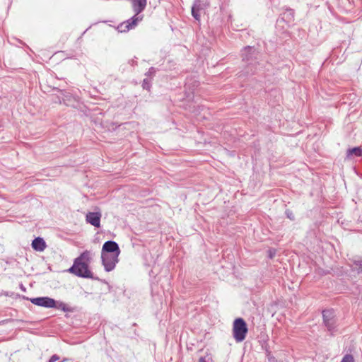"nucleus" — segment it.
Wrapping results in <instances>:
<instances>
[{
    "instance_id": "f257e3e1",
    "label": "nucleus",
    "mask_w": 362,
    "mask_h": 362,
    "mask_svg": "<svg viewBox=\"0 0 362 362\" xmlns=\"http://www.w3.org/2000/svg\"><path fill=\"white\" fill-rule=\"evenodd\" d=\"M90 261V252L86 250L74 259L73 265L68 271L78 277L95 279L93 273L89 269L88 264Z\"/></svg>"
},
{
    "instance_id": "f03ea898",
    "label": "nucleus",
    "mask_w": 362,
    "mask_h": 362,
    "mask_svg": "<svg viewBox=\"0 0 362 362\" xmlns=\"http://www.w3.org/2000/svg\"><path fill=\"white\" fill-rule=\"evenodd\" d=\"M134 16L131 18L120 23L117 29L119 32H127L134 28L139 22L143 19V15H139L146 8L147 0H131Z\"/></svg>"
},
{
    "instance_id": "7ed1b4c3",
    "label": "nucleus",
    "mask_w": 362,
    "mask_h": 362,
    "mask_svg": "<svg viewBox=\"0 0 362 362\" xmlns=\"http://www.w3.org/2000/svg\"><path fill=\"white\" fill-rule=\"evenodd\" d=\"M257 55L258 52L254 47L247 46L244 47L242 50V58L243 61L247 64L240 76L243 75L254 74L255 73Z\"/></svg>"
},
{
    "instance_id": "20e7f679",
    "label": "nucleus",
    "mask_w": 362,
    "mask_h": 362,
    "mask_svg": "<svg viewBox=\"0 0 362 362\" xmlns=\"http://www.w3.org/2000/svg\"><path fill=\"white\" fill-rule=\"evenodd\" d=\"M248 332L247 324L243 318H237L233 322V334L237 342L243 341Z\"/></svg>"
},
{
    "instance_id": "39448f33",
    "label": "nucleus",
    "mask_w": 362,
    "mask_h": 362,
    "mask_svg": "<svg viewBox=\"0 0 362 362\" xmlns=\"http://www.w3.org/2000/svg\"><path fill=\"white\" fill-rule=\"evenodd\" d=\"M323 323L327 331L332 335L337 332V319L332 310H325L322 312Z\"/></svg>"
},
{
    "instance_id": "423d86ee",
    "label": "nucleus",
    "mask_w": 362,
    "mask_h": 362,
    "mask_svg": "<svg viewBox=\"0 0 362 362\" xmlns=\"http://www.w3.org/2000/svg\"><path fill=\"white\" fill-rule=\"evenodd\" d=\"M102 264L106 272L112 271L119 262V255L101 253Z\"/></svg>"
},
{
    "instance_id": "0eeeda50",
    "label": "nucleus",
    "mask_w": 362,
    "mask_h": 362,
    "mask_svg": "<svg viewBox=\"0 0 362 362\" xmlns=\"http://www.w3.org/2000/svg\"><path fill=\"white\" fill-rule=\"evenodd\" d=\"M27 300H30L33 304L44 307L47 308H52L54 307V299L51 298L49 297H37V298H26Z\"/></svg>"
},
{
    "instance_id": "6e6552de",
    "label": "nucleus",
    "mask_w": 362,
    "mask_h": 362,
    "mask_svg": "<svg viewBox=\"0 0 362 362\" xmlns=\"http://www.w3.org/2000/svg\"><path fill=\"white\" fill-rule=\"evenodd\" d=\"M101 253L119 255L120 250L116 242L108 240L103 244Z\"/></svg>"
},
{
    "instance_id": "1a4fd4ad",
    "label": "nucleus",
    "mask_w": 362,
    "mask_h": 362,
    "mask_svg": "<svg viewBox=\"0 0 362 362\" xmlns=\"http://www.w3.org/2000/svg\"><path fill=\"white\" fill-rule=\"evenodd\" d=\"M205 4L202 0H194L192 6V16L197 21H200L199 11L205 8Z\"/></svg>"
},
{
    "instance_id": "9d476101",
    "label": "nucleus",
    "mask_w": 362,
    "mask_h": 362,
    "mask_svg": "<svg viewBox=\"0 0 362 362\" xmlns=\"http://www.w3.org/2000/svg\"><path fill=\"white\" fill-rule=\"evenodd\" d=\"M101 214L100 212H88L86 216V221L90 225L99 228L100 226Z\"/></svg>"
},
{
    "instance_id": "9b49d317",
    "label": "nucleus",
    "mask_w": 362,
    "mask_h": 362,
    "mask_svg": "<svg viewBox=\"0 0 362 362\" xmlns=\"http://www.w3.org/2000/svg\"><path fill=\"white\" fill-rule=\"evenodd\" d=\"M32 247L35 250L42 252L45 249L46 243L43 238L37 237L33 240Z\"/></svg>"
},
{
    "instance_id": "f8f14e48",
    "label": "nucleus",
    "mask_w": 362,
    "mask_h": 362,
    "mask_svg": "<svg viewBox=\"0 0 362 362\" xmlns=\"http://www.w3.org/2000/svg\"><path fill=\"white\" fill-rule=\"evenodd\" d=\"M294 18V12L292 9H286V11H284L281 15V20L283 21H286V23H289L291 21H293Z\"/></svg>"
},
{
    "instance_id": "ddd939ff",
    "label": "nucleus",
    "mask_w": 362,
    "mask_h": 362,
    "mask_svg": "<svg viewBox=\"0 0 362 362\" xmlns=\"http://www.w3.org/2000/svg\"><path fill=\"white\" fill-rule=\"evenodd\" d=\"M351 155H355L356 156H362V148L360 146L354 147L352 148H349L346 151V156L349 158Z\"/></svg>"
},
{
    "instance_id": "4468645a",
    "label": "nucleus",
    "mask_w": 362,
    "mask_h": 362,
    "mask_svg": "<svg viewBox=\"0 0 362 362\" xmlns=\"http://www.w3.org/2000/svg\"><path fill=\"white\" fill-rule=\"evenodd\" d=\"M54 307L53 308H57L58 310H61L64 312H70V308L64 302L62 301H56L54 300Z\"/></svg>"
},
{
    "instance_id": "2eb2a0df",
    "label": "nucleus",
    "mask_w": 362,
    "mask_h": 362,
    "mask_svg": "<svg viewBox=\"0 0 362 362\" xmlns=\"http://www.w3.org/2000/svg\"><path fill=\"white\" fill-rule=\"evenodd\" d=\"M341 362H355V359L353 355L346 354L343 356Z\"/></svg>"
},
{
    "instance_id": "dca6fc26",
    "label": "nucleus",
    "mask_w": 362,
    "mask_h": 362,
    "mask_svg": "<svg viewBox=\"0 0 362 362\" xmlns=\"http://www.w3.org/2000/svg\"><path fill=\"white\" fill-rule=\"evenodd\" d=\"M142 86L144 89L149 90L151 88V80L148 78H144L143 81Z\"/></svg>"
},
{
    "instance_id": "f3484780",
    "label": "nucleus",
    "mask_w": 362,
    "mask_h": 362,
    "mask_svg": "<svg viewBox=\"0 0 362 362\" xmlns=\"http://www.w3.org/2000/svg\"><path fill=\"white\" fill-rule=\"evenodd\" d=\"M156 72V70L154 67H151L148 71L146 73V76L148 77L153 76Z\"/></svg>"
},
{
    "instance_id": "a211bd4d",
    "label": "nucleus",
    "mask_w": 362,
    "mask_h": 362,
    "mask_svg": "<svg viewBox=\"0 0 362 362\" xmlns=\"http://www.w3.org/2000/svg\"><path fill=\"white\" fill-rule=\"evenodd\" d=\"M356 265L358 266V272L362 273V260L356 262Z\"/></svg>"
},
{
    "instance_id": "6ab92c4d",
    "label": "nucleus",
    "mask_w": 362,
    "mask_h": 362,
    "mask_svg": "<svg viewBox=\"0 0 362 362\" xmlns=\"http://www.w3.org/2000/svg\"><path fill=\"white\" fill-rule=\"evenodd\" d=\"M59 359V356H57V354H54L50 357L49 362H55V361H58Z\"/></svg>"
},
{
    "instance_id": "aec40b11",
    "label": "nucleus",
    "mask_w": 362,
    "mask_h": 362,
    "mask_svg": "<svg viewBox=\"0 0 362 362\" xmlns=\"http://www.w3.org/2000/svg\"><path fill=\"white\" fill-rule=\"evenodd\" d=\"M274 255H275V250H269V257L270 259H272L273 257L274 256Z\"/></svg>"
},
{
    "instance_id": "412c9836",
    "label": "nucleus",
    "mask_w": 362,
    "mask_h": 362,
    "mask_svg": "<svg viewBox=\"0 0 362 362\" xmlns=\"http://www.w3.org/2000/svg\"><path fill=\"white\" fill-rule=\"evenodd\" d=\"M199 362H207L205 357H200Z\"/></svg>"
},
{
    "instance_id": "4be33fe9",
    "label": "nucleus",
    "mask_w": 362,
    "mask_h": 362,
    "mask_svg": "<svg viewBox=\"0 0 362 362\" xmlns=\"http://www.w3.org/2000/svg\"><path fill=\"white\" fill-rule=\"evenodd\" d=\"M287 216H288V218H289L290 219H293V216L292 215V214H287Z\"/></svg>"
}]
</instances>
